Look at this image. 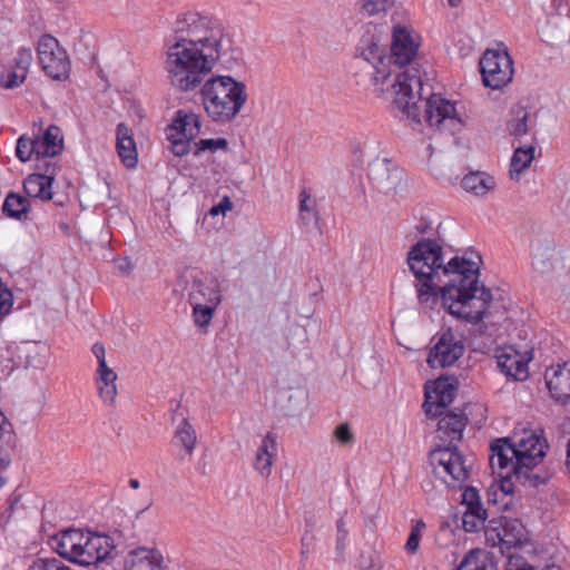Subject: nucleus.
I'll return each instance as SVG.
<instances>
[{"instance_id":"1","label":"nucleus","mask_w":570,"mask_h":570,"mask_svg":"<svg viewBox=\"0 0 570 570\" xmlns=\"http://www.w3.org/2000/svg\"><path fill=\"white\" fill-rule=\"evenodd\" d=\"M173 30L180 38L166 51L165 71L173 88L190 92L233 50V37L218 19L194 9L179 12Z\"/></svg>"},{"instance_id":"2","label":"nucleus","mask_w":570,"mask_h":570,"mask_svg":"<svg viewBox=\"0 0 570 570\" xmlns=\"http://www.w3.org/2000/svg\"><path fill=\"white\" fill-rule=\"evenodd\" d=\"M473 258L454 256L445 262L442 245L432 238H421L407 253V265L415 277L450 279L441 291L443 307L455 318L468 323L483 320L492 302L489 288L479 282L478 255Z\"/></svg>"},{"instance_id":"3","label":"nucleus","mask_w":570,"mask_h":570,"mask_svg":"<svg viewBox=\"0 0 570 570\" xmlns=\"http://www.w3.org/2000/svg\"><path fill=\"white\" fill-rule=\"evenodd\" d=\"M548 444L541 433L518 428L510 438L491 443L490 466L500 481V490L512 494L517 484H537L532 470L542 462Z\"/></svg>"},{"instance_id":"4","label":"nucleus","mask_w":570,"mask_h":570,"mask_svg":"<svg viewBox=\"0 0 570 570\" xmlns=\"http://www.w3.org/2000/svg\"><path fill=\"white\" fill-rule=\"evenodd\" d=\"M421 37L412 28L395 26L391 45L393 81L391 96L395 108L410 118L417 117V102L421 99L422 75L417 66L411 65L417 55Z\"/></svg>"},{"instance_id":"5","label":"nucleus","mask_w":570,"mask_h":570,"mask_svg":"<svg viewBox=\"0 0 570 570\" xmlns=\"http://www.w3.org/2000/svg\"><path fill=\"white\" fill-rule=\"evenodd\" d=\"M202 106L216 124L234 121L248 101L247 86L232 76L217 75L200 85Z\"/></svg>"},{"instance_id":"6","label":"nucleus","mask_w":570,"mask_h":570,"mask_svg":"<svg viewBox=\"0 0 570 570\" xmlns=\"http://www.w3.org/2000/svg\"><path fill=\"white\" fill-rule=\"evenodd\" d=\"M49 544L61 558L82 567L97 564L110 558L115 550L110 537L80 529L60 531L50 538Z\"/></svg>"},{"instance_id":"7","label":"nucleus","mask_w":570,"mask_h":570,"mask_svg":"<svg viewBox=\"0 0 570 570\" xmlns=\"http://www.w3.org/2000/svg\"><path fill=\"white\" fill-rule=\"evenodd\" d=\"M424 120L436 131L455 135L469 125L470 117L461 102L433 94L425 102Z\"/></svg>"},{"instance_id":"8","label":"nucleus","mask_w":570,"mask_h":570,"mask_svg":"<svg viewBox=\"0 0 570 570\" xmlns=\"http://www.w3.org/2000/svg\"><path fill=\"white\" fill-rule=\"evenodd\" d=\"M429 461L433 475L445 488L455 487L469 478V466L455 446H436L430 452Z\"/></svg>"},{"instance_id":"9","label":"nucleus","mask_w":570,"mask_h":570,"mask_svg":"<svg viewBox=\"0 0 570 570\" xmlns=\"http://www.w3.org/2000/svg\"><path fill=\"white\" fill-rule=\"evenodd\" d=\"M63 150V134L56 126H48L42 132L33 136H21L17 141L16 156L22 163L29 161L33 156L37 159L52 158Z\"/></svg>"},{"instance_id":"10","label":"nucleus","mask_w":570,"mask_h":570,"mask_svg":"<svg viewBox=\"0 0 570 570\" xmlns=\"http://www.w3.org/2000/svg\"><path fill=\"white\" fill-rule=\"evenodd\" d=\"M480 71L485 87L502 89L512 81L513 61L504 45L487 49L480 59Z\"/></svg>"},{"instance_id":"11","label":"nucleus","mask_w":570,"mask_h":570,"mask_svg":"<svg viewBox=\"0 0 570 570\" xmlns=\"http://www.w3.org/2000/svg\"><path fill=\"white\" fill-rule=\"evenodd\" d=\"M485 541L493 548H499L502 554L528 542L527 530L517 519L505 517L492 519L485 528Z\"/></svg>"},{"instance_id":"12","label":"nucleus","mask_w":570,"mask_h":570,"mask_svg":"<svg viewBox=\"0 0 570 570\" xmlns=\"http://www.w3.org/2000/svg\"><path fill=\"white\" fill-rule=\"evenodd\" d=\"M361 57L373 68L372 82L381 91L390 90L393 81L392 57L385 55V47L373 37L362 39Z\"/></svg>"},{"instance_id":"13","label":"nucleus","mask_w":570,"mask_h":570,"mask_svg":"<svg viewBox=\"0 0 570 570\" xmlns=\"http://www.w3.org/2000/svg\"><path fill=\"white\" fill-rule=\"evenodd\" d=\"M37 57L42 70L50 78L61 80L68 77L70 71L68 55L51 35H42L39 38Z\"/></svg>"},{"instance_id":"14","label":"nucleus","mask_w":570,"mask_h":570,"mask_svg":"<svg viewBox=\"0 0 570 570\" xmlns=\"http://www.w3.org/2000/svg\"><path fill=\"white\" fill-rule=\"evenodd\" d=\"M200 132L199 116L194 112L178 110L174 121L166 130L170 141V150L175 156L183 157L190 150V142Z\"/></svg>"},{"instance_id":"15","label":"nucleus","mask_w":570,"mask_h":570,"mask_svg":"<svg viewBox=\"0 0 570 570\" xmlns=\"http://www.w3.org/2000/svg\"><path fill=\"white\" fill-rule=\"evenodd\" d=\"M464 352V345L451 331L444 332L428 356L431 367H446L453 365Z\"/></svg>"},{"instance_id":"16","label":"nucleus","mask_w":570,"mask_h":570,"mask_svg":"<svg viewBox=\"0 0 570 570\" xmlns=\"http://www.w3.org/2000/svg\"><path fill=\"white\" fill-rule=\"evenodd\" d=\"M455 387L448 377H440L425 385L424 411L428 415H442L443 410L452 403Z\"/></svg>"},{"instance_id":"17","label":"nucleus","mask_w":570,"mask_h":570,"mask_svg":"<svg viewBox=\"0 0 570 570\" xmlns=\"http://www.w3.org/2000/svg\"><path fill=\"white\" fill-rule=\"evenodd\" d=\"M499 370L507 376L515 381L528 379V360L514 347L507 346L499 348L495 354Z\"/></svg>"},{"instance_id":"18","label":"nucleus","mask_w":570,"mask_h":570,"mask_svg":"<svg viewBox=\"0 0 570 570\" xmlns=\"http://www.w3.org/2000/svg\"><path fill=\"white\" fill-rule=\"evenodd\" d=\"M546 382L551 396L566 404L570 400V362L548 368Z\"/></svg>"},{"instance_id":"19","label":"nucleus","mask_w":570,"mask_h":570,"mask_svg":"<svg viewBox=\"0 0 570 570\" xmlns=\"http://www.w3.org/2000/svg\"><path fill=\"white\" fill-rule=\"evenodd\" d=\"M277 458V436L274 432H267L258 444L253 468L263 478L267 479L273 471Z\"/></svg>"},{"instance_id":"20","label":"nucleus","mask_w":570,"mask_h":570,"mask_svg":"<svg viewBox=\"0 0 570 570\" xmlns=\"http://www.w3.org/2000/svg\"><path fill=\"white\" fill-rule=\"evenodd\" d=\"M126 570H166L164 558L156 549L137 548L125 559Z\"/></svg>"},{"instance_id":"21","label":"nucleus","mask_w":570,"mask_h":570,"mask_svg":"<svg viewBox=\"0 0 570 570\" xmlns=\"http://www.w3.org/2000/svg\"><path fill=\"white\" fill-rule=\"evenodd\" d=\"M438 423V436L443 442L460 441L468 423L463 412H442Z\"/></svg>"},{"instance_id":"22","label":"nucleus","mask_w":570,"mask_h":570,"mask_svg":"<svg viewBox=\"0 0 570 570\" xmlns=\"http://www.w3.org/2000/svg\"><path fill=\"white\" fill-rule=\"evenodd\" d=\"M56 167H48L45 174H31L24 183L23 189L29 197L41 200L52 199V181L55 179Z\"/></svg>"},{"instance_id":"23","label":"nucleus","mask_w":570,"mask_h":570,"mask_svg":"<svg viewBox=\"0 0 570 570\" xmlns=\"http://www.w3.org/2000/svg\"><path fill=\"white\" fill-rule=\"evenodd\" d=\"M190 304H206L218 306L222 302L220 286L217 279H196L189 293Z\"/></svg>"},{"instance_id":"24","label":"nucleus","mask_w":570,"mask_h":570,"mask_svg":"<svg viewBox=\"0 0 570 570\" xmlns=\"http://www.w3.org/2000/svg\"><path fill=\"white\" fill-rule=\"evenodd\" d=\"M118 375L112 367L96 368L95 384L98 395L104 404L112 406L118 395Z\"/></svg>"},{"instance_id":"25","label":"nucleus","mask_w":570,"mask_h":570,"mask_svg":"<svg viewBox=\"0 0 570 570\" xmlns=\"http://www.w3.org/2000/svg\"><path fill=\"white\" fill-rule=\"evenodd\" d=\"M116 148L121 163L134 168L138 161V153L130 129L125 124L117 126Z\"/></svg>"},{"instance_id":"26","label":"nucleus","mask_w":570,"mask_h":570,"mask_svg":"<svg viewBox=\"0 0 570 570\" xmlns=\"http://www.w3.org/2000/svg\"><path fill=\"white\" fill-rule=\"evenodd\" d=\"M462 188L473 196L485 197L497 187V180L485 171H471L461 180Z\"/></svg>"},{"instance_id":"27","label":"nucleus","mask_w":570,"mask_h":570,"mask_svg":"<svg viewBox=\"0 0 570 570\" xmlns=\"http://www.w3.org/2000/svg\"><path fill=\"white\" fill-rule=\"evenodd\" d=\"M416 294L419 303L425 308H433L439 298L443 286L436 278L416 277Z\"/></svg>"},{"instance_id":"28","label":"nucleus","mask_w":570,"mask_h":570,"mask_svg":"<svg viewBox=\"0 0 570 570\" xmlns=\"http://www.w3.org/2000/svg\"><path fill=\"white\" fill-rule=\"evenodd\" d=\"M455 570H498L494 556L483 549L471 550Z\"/></svg>"},{"instance_id":"29","label":"nucleus","mask_w":570,"mask_h":570,"mask_svg":"<svg viewBox=\"0 0 570 570\" xmlns=\"http://www.w3.org/2000/svg\"><path fill=\"white\" fill-rule=\"evenodd\" d=\"M174 444L183 449L184 454L181 458L191 456L197 444V433L187 419H183L177 424L174 434Z\"/></svg>"},{"instance_id":"30","label":"nucleus","mask_w":570,"mask_h":570,"mask_svg":"<svg viewBox=\"0 0 570 570\" xmlns=\"http://www.w3.org/2000/svg\"><path fill=\"white\" fill-rule=\"evenodd\" d=\"M29 208L30 200L16 193L7 195L2 206V210L8 217L17 219L27 218Z\"/></svg>"},{"instance_id":"31","label":"nucleus","mask_w":570,"mask_h":570,"mask_svg":"<svg viewBox=\"0 0 570 570\" xmlns=\"http://www.w3.org/2000/svg\"><path fill=\"white\" fill-rule=\"evenodd\" d=\"M534 150L533 146L519 147L514 150L510 164V175L512 178H518L531 165L534 158Z\"/></svg>"},{"instance_id":"32","label":"nucleus","mask_w":570,"mask_h":570,"mask_svg":"<svg viewBox=\"0 0 570 570\" xmlns=\"http://www.w3.org/2000/svg\"><path fill=\"white\" fill-rule=\"evenodd\" d=\"M487 510L483 507L476 509H465L462 517L463 529L466 532H475L480 529H485Z\"/></svg>"},{"instance_id":"33","label":"nucleus","mask_w":570,"mask_h":570,"mask_svg":"<svg viewBox=\"0 0 570 570\" xmlns=\"http://www.w3.org/2000/svg\"><path fill=\"white\" fill-rule=\"evenodd\" d=\"M193 305V320L196 326L200 328H206L214 316V313L217 308L215 305H206V304H191Z\"/></svg>"},{"instance_id":"34","label":"nucleus","mask_w":570,"mask_h":570,"mask_svg":"<svg viewBox=\"0 0 570 570\" xmlns=\"http://www.w3.org/2000/svg\"><path fill=\"white\" fill-rule=\"evenodd\" d=\"M424 529L425 522L423 520L413 521L409 538L404 547L407 553L415 554L417 552Z\"/></svg>"},{"instance_id":"35","label":"nucleus","mask_w":570,"mask_h":570,"mask_svg":"<svg viewBox=\"0 0 570 570\" xmlns=\"http://www.w3.org/2000/svg\"><path fill=\"white\" fill-rule=\"evenodd\" d=\"M529 114L519 108L514 111V117L509 121L508 129L513 136H523L528 132Z\"/></svg>"},{"instance_id":"36","label":"nucleus","mask_w":570,"mask_h":570,"mask_svg":"<svg viewBox=\"0 0 570 570\" xmlns=\"http://www.w3.org/2000/svg\"><path fill=\"white\" fill-rule=\"evenodd\" d=\"M27 78V75L11 67L0 75V85L4 89H14L20 87Z\"/></svg>"},{"instance_id":"37","label":"nucleus","mask_w":570,"mask_h":570,"mask_svg":"<svg viewBox=\"0 0 570 570\" xmlns=\"http://www.w3.org/2000/svg\"><path fill=\"white\" fill-rule=\"evenodd\" d=\"M299 214L301 219L306 224L309 223L312 219H317L315 204L311 199V196L306 190H302L299 193Z\"/></svg>"},{"instance_id":"38","label":"nucleus","mask_w":570,"mask_h":570,"mask_svg":"<svg viewBox=\"0 0 570 570\" xmlns=\"http://www.w3.org/2000/svg\"><path fill=\"white\" fill-rule=\"evenodd\" d=\"M31 62H32L31 49L21 48L17 52V56L14 58V65L12 67L28 76Z\"/></svg>"},{"instance_id":"39","label":"nucleus","mask_w":570,"mask_h":570,"mask_svg":"<svg viewBox=\"0 0 570 570\" xmlns=\"http://www.w3.org/2000/svg\"><path fill=\"white\" fill-rule=\"evenodd\" d=\"M13 305L12 293L10 289L0 281V320L11 312Z\"/></svg>"},{"instance_id":"40","label":"nucleus","mask_w":570,"mask_h":570,"mask_svg":"<svg viewBox=\"0 0 570 570\" xmlns=\"http://www.w3.org/2000/svg\"><path fill=\"white\" fill-rule=\"evenodd\" d=\"M196 151L195 154L198 155L202 151L210 150L215 151L217 149H225L227 147V141L223 138L218 139H200L198 142L195 144Z\"/></svg>"},{"instance_id":"41","label":"nucleus","mask_w":570,"mask_h":570,"mask_svg":"<svg viewBox=\"0 0 570 570\" xmlns=\"http://www.w3.org/2000/svg\"><path fill=\"white\" fill-rule=\"evenodd\" d=\"M392 0H363L362 8L368 14H377L386 11L392 6Z\"/></svg>"},{"instance_id":"42","label":"nucleus","mask_w":570,"mask_h":570,"mask_svg":"<svg viewBox=\"0 0 570 570\" xmlns=\"http://www.w3.org/2000/svg\"><path fill=\"white\" fill-rule=\"evenodd\" d=\"M32 570H71L57 559H40L32 566Z\"/></svg>"},{"instance_id":"43","label":"nucleus","mask_w":570,"mask_h":570,"mask_svg":"<svg viewBox=\"0 0 570 570\" xmlns=\"http://www.w3.org/2000/svg\"><path fill=\"white\" fill-rule=\"evenodd\" d=\"M462 503L466 509H476V507H482L476 489L466 488L462 493Z\"/></svg>"},{"instance_id":"44","label":"nucleus","mask_w":570,"mask_h":570,"mask_svg":"<svg viewBox=\"0 0 570 570\" xmlns=\"http://www.w3.org/2000/svg\"><path fill=\"white\" fill-rule=\"evenodd\" d=\"M335 439L343 445L351 444L354 435L347 423L340 424L334 431Z\"/></svg>"},{"instance_id":"45","label":"nucleus","mask_w":570,"mask_h":570,"mask_svg":"<svg viewBox=\"0 0 570 570\" xmlns=\"http://www.w3.org/2000/svg\"><path fill=\"white\" fill-rule=\"evenodd\" d=\"M336 529H337L336 548L338 551H343L345 548V540L348 534V531L346 529V522L343 518H340L337 520Z\"/></svg>"},{"instance_id":"46","label":"nucleus","mask_w":570,"mask_h":570,"mask_svg":"<svg viewBox=\"0 0 570 570\" xmlns=\"http://www.w3.org/2000/svg\"><path fill=\"white\" fill-rule=\"evenodd\" d=\"M91 352L97 358V368L110 367L106 360V350L101 343H95L91 347Z\"/></svg>"},{"instance_id":"47","label":"nucleus","mask_w":570,"mask_h":570,"mask_svg":"<svg viewBox=\"0 0 570 570\" xmlns=\"http://www.w3.org/2000/svg\"><path fill=\"white\" fill-rule=\"evenodd\" d=\"M507 570H534V568L531 564L522 561L519 557L509 554Z\"/></svg>"},{"instance_id":"48","label":"nucleus","mask_w":570,"mask_h":570,"mask_svg":"<svg viewBox=\"0 0 570 570\" xmlns=\"http://www.w3.org/2000/svg\"><path fill=\"white\" fill-rule=\"evenodd\" d=\"M233 204L228 197H224L218 205L212 207L209 214L212 216H216L218 214H225L228 210H232Z\"/></svg>"},{"instance_id":"49","label":"nucleus","mask_w":570,"mask_h":570,"mask_svg":"<svg viewBox=\"0 0 570 570\" xmlns=\"http://www.w3.org/2000/svg\"><path fill=\"white\" fill-rule=\"evenodd\" d=\"M11 460L8 454H0V488L7 482L2 473L10 466Z\"/></svg>"},{"instance_id":"50","label":"nucleus","mask_w":570,"mask_h":570,"mask_svg":"<svg viewBox=\"0 0 570 570\" xmlns=\"http://www.w3.org/2000/svg\"><path fill=\"white\" fill-rule=\"evenodd\" d=\"M315 541V534L313 532H305L302 537V553H306L309 551L313 542Z\"/></svg>"},{"instance_id":"51","label":"nucleus","mask_w":570,"mask_h":570,"mask_svg":"<svg viewBox=\"0 0 570 570\" xmlns=\"http://www.w3.org/2000/svg\"><path fill=\"white\" fill-rule=\"evenodd\" d=\"M118 268L122 272V273H129L131 271V265L130 263L127 261V259H122L118 263Z\"/></svg>"},{"instance_id":"52","label":"nucleus","mask_w":570,"mask_h":570,"mask_svg":"<svg viewBox=\"0 0 570 570\" xmlns=\"http://www.w3.org/2000/svg\"><path fill=\"white\" fill-rule=\"evenodd\" d=\"M422 488L426 493H431L436 490V485L432 483V481L428 480L422 483Z\"/></svg>"},{"instance_id":"53","label":"nucleus","mask_w":570,"mask_h":570,"mask_svg":"<svg viewBox=\"0 0 570 570\" xmlns=\"http://www.w3.org/2000/svg\"><path fill=\"white\" fill-rule=\"evenodd\" d=\"M140 483H139V480L138 479H130L129 480V487L131 489H135L137 490L139 488Z\"/></svg>"},{"instance_id":"54","label":"nucleus","mask_w":570,"mask_h":570,"mask_svg":"<svg viewBox=\"0 0 570 570\" xmlns=\"http://www.w3.org/2000/svg\"><path fill=\"white\" fill-rule=\"evenodd\" d=\"M544 570H562V569H561V567H559V566H557V564H553V563L549 564V563H548V564L546 566V569H544Z\"/></svg>"},{"instance_id":"55","label":"nucleus","mask_w":570,"mask_h":570,"mask_svg":"<svg viewBox=\"0 0 570 570\" xmlns=\"http://www.w3.org/2000/svg\"><path fill=\"white\" fill-rule=\"evenodd\" d=\"M451 7H456L460 0H448Z\"/></svg>"},{"instance_id":"56","label":"nucleus","mask_w":570,"mask_h":570,"mask_svg":"<svg viewBox=\"0 0 570 570\" xmlns=\"http://www.w3.org/2000/svg\"><path fill=\"white\" fill-rule=\"evenodd\" d=\"M567 453H568V458L570 459V441H569V444H568Z\"/></svg>"}]
</instances>
